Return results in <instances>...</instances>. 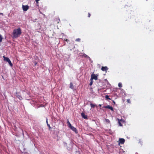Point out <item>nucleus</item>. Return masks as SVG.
Listing matches in <instances>:
<instances>
[{"instance_id": "f257e3e1", "label": "nucleus", "mask_w": 154, "mask_h": 154, "mask_svg": "<svg viewBox=\"0 0 154 154\" xmlns=\"http://www.w3.org/2000/svg\"><path fill=\"white\" fill-rule=\"evenodd\" d=\"M22 33L21 29L20 28L15 29L12 32V37L13 38H17L19 37Z\"/></svg>"}, {"instance_id": "f03ea898", "label": "nucleus", "mask_w": 154, "mask_h": 154, "mask_svg": "<svg viewBox=\"0 0 154 154\" xmlns=\"http://www.w3.org/2000/svg\"><path fill=\"white\" fill-rule=\"evenodd\" d=\"M97 79L98 78L97 76H96L95 74L93 73L91 75L90 80H93V79H94L96 80H97Z\"/></svg>"}, {"instance_id": "7ed1b4c3", "label": "nucleus", "mask_w": 154, "mask_h": 154, "mask_svg": "<svg viewBox=\"0 0 154 154\" xmlns=\"http://www.w3.org/2000/svg\"><path fill=\"white\" fill-rule=\"evenodd\" d=\"M69 128L73 131L75 132L76 134H77L78 133V131L72 125H71V126H69Z\"/></svg>"}, {"instance_id": "20e7f679", "label": "nucleus", "mask_w": 154, "mask_h": 154, "mask_svg": "<svg viewBox=\"0 0 154 154\" xmlns=\"http://www.w3.org/2000/svg\"><path fill=\"white\" fill-rule=\"evenodd\" d=\"M125 142V140L123 138H120L119 140V145L120 144H123Z\"/></svg>"}, {"instance_id": "39448f33", "label": "nucleus", "mask_w": 154, "mask_h": 154, "mask_svg": "<svg viewBox=\"0 0 154 154\" xmlns=\"http://www.w3.org/2000/svg\"><path fill=\"white\" fill-rule=\"evenodd\" d=\"M22 8L23 11H26L29 9V7L28 5H23Z\"/></svg>"}, {"instance_id": "423d86ee", "label": "nucleus", "mask_w": 154, "mask_h": 154, "mask_svg": "<svg viewBox=\"0 0 154 154\" xmlns=\"http://www.w3.org/2000/svg\"><path fill=\"white\" fill-rule=\"evenodd\" d=\"M103 107L106 108H108V109H110L112 111H113V108L112 106H111L109 105L107 106H104Z\"/></svg>"}, {"instance_id": "0eeeda50", "label": "nucleus", "mask_w": 154, "mask_h": 154, "mask_svg": "<svg viewBox=\"0 0 154 154\" xmlns=\"http://www.w3.org/2000/svg\"><path fill=\"white\" fill-rule=\"evenodd\" d=\"M101 69L103 71H106L108 69V68L107 66H102Z\"/></svg>"}, {"instance_id": "6e6552de", "label": "nucleus", "mask_w": 154, "mask_h": 154, "mask_svg": "<svg viewBox=\"0 0 154 154\" xmlns=\"http://www.w3.org/2000/svg\"><path fill=\"white\" fill-rule=\"evenodd\" d=\"M3 57L4 58V60L5 61L8 62L10 60L9 59L8 57H6L4 56H3Z\"/></svg>"}, {"instance_id": "1a4fd4ad", "label": "nucleus", "mask_w": 154, "mask_h": 154, "mask_svg": "<svg viewBox=\"0 0 154 154\" xmlns=\"http://www.w3.org/2000/svg\"><path fill=\"white\" fill-rule=\"evenodd\" d=\"M81 115L82 118L84 119H87V116L85 115L84 113H81Z\"/></svg>"}, {"instance_id": "9d476101", "label": "nucleus", "mask_w": 154, "mask_h": 154, "mask_svg": "<svg viewBox=\"0 0 154 154\" xmlns=\"http://www.w3.org/2000/svg\"><path fill=\"white\" fill-rule=\"evenodd\" d=\"M118 124L119 125V126H122V124L121 122H123V120L122 119H118Z\"/></svg>"}, {"instance_id": "9b49d317", "label": "nucleus", "mask_w": 154, "mask_h": 154, "mask_svg": "<svg viewBox=\"0 0 154 154\" xmlns=\"http://www.w3.org/2000/svg\"><path fill=\"white\" fill-rule=\"evenodd\" d=\"M69 88L73 89L74 88V86L72 82H70L69 84Z\"/></svg>"}, {"instance_id": "f8f14e48", "label": "nucleus", "mask_w": 154, "mask_h": 154, "mask_svg": "<svg viewBox=\"0 0 154 154\" xmlns=\"http://www.w3.org/2000/svg\"><path fill=\"white\" fill-rule=\"evenodd\" d=\"M17 97L18 98H19V99L20 100H21L22 99V97H21V96L20 95H17Z\"/></svg>"}, {"instance_id": "ddd939ff", "label": "nucleus", "mask_w": 154, "mask_h": 154, "mask_svg": "<svg viewBox=\"0 0 154 154\" xmlns=\"http://www.w3.org/2000/svg\"><path fill=\"white\" fill-rule=\"evenodd\" d=\"M8 62L9 63L10 65L11 66H13V64L11 63V61L10 60L8 61Z\"/></svg>"}, {"instance_id": "4468645a", "label": "nucleus", "mask_w": 154, "mask_h": 154, "mask_svg": "<svg viewBox=\"0 0 154 154\" xmlns=\"http://www.w3.org/2000/svg\"><path fill=\"white\" fill-rule=\"evenodd\" d=\"M90 105L92 108H94L95 106V105L93 104L92 103H91Z\"/></svg>"}, {"instance_id": "2eb2a0df", "label": "nucleus", "mask_w": 154, "mask_h": 154, "mask_svg": "<svg viewBox=\"0 0 154 154\" xmlns=\"http://www.w3.org/2000/svg\"><path fill=\"white\" fill-rule=\"evenodd\" d=\"M118 86L120 88L122 87V84L120 82L118 84Z\"/></svg>"}, {"instance_id": "dca6fc26", "label": "nucleus", "mask_w": 154, "mask_h": 154, "mask_svg": "<svg viewBox=\"0 0 154 154\" xmlns=\"http://www.w3.org/2000/svg\"><path fill=\"white\" fill-rule=\"evenodd\" d=\"M67 123L68 124V126L69 127V126H71V124L69 122L68 119H67Z\"/></svg>"}, {"instance_id": "f3484780", "label": "nucleus", "mask_w": 154, "mask_h": 154, "mask_svg": "<svg viewBox=\"0 0 154 154\" xmlns=\"http://www.w3.org/2000/svg\"><path fill=\"white\" fill-rule=\"evenodd\" d=\"M105 98H106V99H107V100H108V99L111 100V99L109 98V96H108L107 95L106 96Z\"/></svg>"}, {"instance_id": "a211bd4d", "label": "nucleus", "mask_w": 154, "mask_h": 154, "mask_svg": "<svg viewBox=\"0 0 154 154\" xmlns=\"http://www.w3.org/2000/svg\"><path fill=\"white\" fill-rule=\"evenodd\" d=\"M105 120H106V122L107 123H110V121L108 119H105Z\"/></svg>"}, {"instance_id": "6ab92c4d", "label": "nucleus", "mask_w": 154, "mask_h": 154, "mask_svg": "<svg viewBox=\"0 0 154 154\" xmlns=\"http://www.w3.org/2000/svg\"><path fill=\"white\" fill-rule=\"evenodd\" d=\"M90 81H91V82L90 83L89 85H90L91 86L93 84V80H90Z\"/></svg>"}, {"instance_id": "aec40b11", "label": "nucleus", "mask_w": 154, "mask_h": 154, "mask_svg": "<svg viewBox=\"0 0 154 154\" xmlns=\"http://www.w3.org/2000/svg\"><path fill=\"white\" fill-rule=\"evenodd\" d=\"M63 40L67 42H69V40L67 39L66 38H64L63 39Z\"/></svg>"}, {"instance_id": "412c9836", "label": "nucleus", "mask_w": 154, "mask_h": 154, "mask_svg": "<svg viewBox=\"0 0 154 154\" xmlns=\"http://www.w3.org/2000/svg\"><path fill=\"white\" fill-rule=\"evenodd\" d=\"M80 38H78L75 39V41L76 42H79L80 41Z\"/></svg>"}, {"instance_id": "4be33fe9", "label": "nucleus", "mask_w": 154, "mask_h": 154, "mask_svg": "<svg viewBox=\"0 0 154 154\" xmlns=\"http://www.w3.org/2000/svg\"><path fill=\"white\" fill-rule=\"evenodd\" d=\"M48 126V128H49V129L50 130H51V127L50 126V125L49 124H48V125H47Z\"/></svg>"}, {"instance_id": "5701e85b", "label": "nucleus", "mask_w": 154, "mask_h": 154, "mask_svg": "<svg viewBox=\"0 0 154 154\" xmlns=\"http://www.w3.org/2000/svg\"><path fill=\"white\" fill-rule=\"evenodd\" d=\"M127 102L128 103H131V101L130 99H127Z\"/></svg>"}, {"instance_id": "b1692460", "label": "nucleus", "mask_w": 154, "mask_h": 154, "mask_svg": "<svg viewBox=\"0 0 154 154\" xmlns=\"http://www.w3.org/2000/svg\"><path fill=\"white\" fill-rule=\"evenodd\" d=\"M91 14H90V13H88V16L89 17H90V16H91Z\"/></svg>"}, {"instance_id": "393cba45", "label": "nucleus", "mask_w": 154, "mask_h": 154, "mask_svg": "<svg viewBox=\"0 0 154 154\" xmlns=\"http://www.w3.org/2000/svg\"><path fill=\"white\" fill-rule=\"evenodd\" d=\"M35 0V2H36V4H38V1L40 0Z\"/></svg>"}, {"instance_id": "a878e982", "label": "nucleus", "mask_w": 154, "mask_h": 154, "mask_svg": "<svg viewBox=\"0 0 154 154\" xmlns=\"http://www.w3.org/2000/svg\"><path fill=\"white\" fill-rule=\"evenodd\" d=\"M84 56L85 57H88V56L85 54H84Z\"/></svg>"}, {"instance_id": "bb28decb", "label": "nucleus", "mask_w": 154, "mask_h": 154, "mask_svg": "<svg viewBox=\"0 0 154 154\" xmlns=\"http://www.w3.org/2000/svg\"><path fill=\"white\" fill-rule=\"evenodd\" d=\"M46 123H47V125H48V119H47H47H46Z\"/></svg>"}, {"instance_id": "cd10ccee", "label": "nucleus", "mask_w": 154, "mask_h": 154, "mask_svg": "<svg viewBox=\"0 0 154 154\" xmlns=\"http://www.w3.org/2000/svg\"><path fill=\"white\" fill-rule=\"evenodd\" d=\"M112 102L114 104H115L116 103L114 100H112Z\"/></svg>"}, {"instance_id": "c85d7f7f", "label": "nucleus", "mask_w": 154, "mask_h": 154, "mask_svg": "<svg viewBox=\"0 0 154 154\" xmlns=\"http://www.w3.org/2000/svg\"><path fill=\"white\" fill-rule=\"evenodd\" d=\"M37 64V63H36V62L35 63V65L36 66Z\"/></svg>"}, {"instance_id": "c756f323", "label": "nucleus", "mask_w": 154, "mask_h": 154, "mask_svg": "<svg viewBox=\"0 0 154 154\" xmlns=\"http://www.w3.org/2000/svg\"><path fill=\"white\" fill-rule=\"evenodd\" d=\"M99 106H100V107H101V106H102V105H101V104H99Z\"/></svg>"}, {"instance_id": "7c9ffc66", "label": "nucleus", "mask_w": 154, "mask_h": 154, "mask_svg": "<svg viewBox=\"0 0 154 154\" xmlns=\"http://www.w3.org/2000/svg\"><path fill=\"white\" fill-rule=\"evenodd\" d=\"M1 14H2V15H3V13H0V15Z\"/></svg>"}, {"instance_id": "2f4dec72", "label": "nucleus", "mask_w": 154, "mask_h": 154, "mask_svg": "<svg viewBox=\"0 0 154 154\" xmlns=\"http://www.w3.org/2000/svg\"><path fill=\"white\" fill-rule=\"evenodd\" d=\"M121 122V123H123L124 122V121H123V122Z\"/></svg>"}, {"instance_id": "473e14b6", "label": "nucleus", "mask_w": 154, "mask_h": 154, "mask_svg": "<svg viewBox=\"0 0 154 154\" xmlns=\"http://www.w3.org/2000/svg\"><path fill=\"white\" fill-rule=\"evenodd\" d=\"M15 128H17L15 126Z\"/></svg>"}, {"instance_id": "72a5a7b5", "label": "nucleus", "mask_w": 154, "mask_h": 154, "mask_svg": "<svg viewBox=\"0 0 154 154\" xmlns=\"http://www.w3.org/2000/svg\"><path fill=\"white\" fill-rule=\"evenodd\" d=\"M64 45H65V43H64Z\"/></svg>"}]
</instances>
